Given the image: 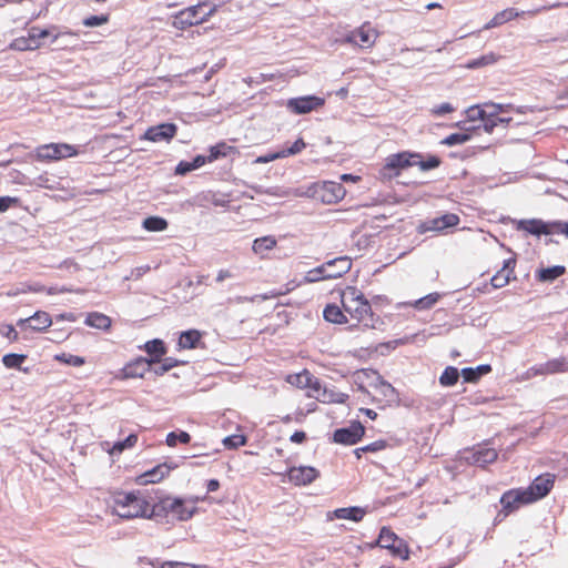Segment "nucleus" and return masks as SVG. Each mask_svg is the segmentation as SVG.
<instances>
[{"instance_id": "1", "label": "nucleus", "mask_w": 568, "mask_h": 568, "mask_svg": "<svg viewBox=\"0 0 568 568\" xmlns=\"http://www.w3.org/2000/svg\"><path fill=\"white\" fill-rule=\"evenodd\" d=\"M332 294L337 295L342 306L335 303L325 306L323 316L327 322L333 324L354 322L355 325L368 326L373 310L369 301L357 286H338L332 291Z\"/></svg>"}, {"instance_id": "2", "label": "nucleus", "mask_w": 568, "mask_h": 568, "mask_svg": "<svg viewBox=\"0 0 568 568\" xmlns=\"http://www.w3.org/2000/svg\"><path fill=\"white\" fill-rule=\"evenodd\" d=\"M112 509L116 516L124 519L154 517V505H151L140 490L114 493Z\"/></svg>"}, {"instance_id": "3", "label": "nucleus", "mask_w": 568, "mask_h": 568, "mask_svg": "<svg viewBox=\"0 0 568 568\" xmlns=\"http://www.w3.org/2000/svg\"><path fill=\"white\" fill-rule=\"evenodd\" d=\"M442 160L437 155H428L425 160L420 153L403 151L386 158L381 173L386 179L399 176L400 172L417 165L422 171H429L440 165Z\"/></svg>"}, {"instance_id": "4", "label": "nucleus", "mask_w": 568, "mask_h": 568, "mask_svg": "<svg viewBox=\"0 0 568 568\" xmlns=\"http://www.w3.org/2000/svg\"><path fill=\"white\" fill-rule=\"evenodd\" d=\"M197 497L181 498L174 496H164L154 504L155 516H171L173 519L186 521L197 511Z\"/></svg>"}, {"instance_id": "5", "label": "nucleus", "mask_w": 568, "mask_h": 568, "mask_svg": "<svg viewBox=\"0 0 568 568\" xmlns=\"http://www.w3.org/2000/svg\"><path fill=\"white\" fill-rule=\"evenodd\" d=\"M352 260L348 256H339L308 271L305 282L314 283L323 280L338 278L352 268Z\"/></svg>"}, {"instance_id": "6", "label": "nucleus", "mask_w": 568, "mask_h": 568, "mask_svg": "<svg viewBox=\"0 0 568 568\" xmlns=\"http://www.w3.org/2000/svg\"><path fill=\"white\" fill-rule=\"evenodd\" d=\"M206 7V2H200L179 11L173 18V27L178 30H185L205 22L216 10L215 7L205 10Z\"/></svg>"}, {"instance_id": "7", "label": "nucleus", "mask_w": 568, "mask_h": 568, "mask_svg": "<svg viewBox=\"0 0 568 568\" xmlns=\"http://www.w3.org/2000/svg\"><path fill=\"white\" fill-rule=\"evenodd\" d=\"M307 193L311 197L324 204H336L345 197L346 190L342 183L322 181L308 186Z\"/></svg>"}, {"instance_id": "8", "label": "nucleus", "mask_w": 568, "mask_h": 568, "mask_svg": "<svg viewBox=\"0 0 568 568\" xmlns=\"http://www.w3.org/2000/svg\"><path fill=\"white\" fill-rule=\"evenodd\" d=\"M79 154L75 145L69 143H47L36 148L34 159L38 162H57L64 159L73 158Z\"/></svg>"}, {"instance_id": "9", "label": "nucleus", "mask_w": 568, "mask_h": 568, "mask_svg": "<svg viewBox=\"0 0 568 568\" xmlns=\"http://www.w3.org/2000/svg\"><path fill=\"white\" fill-rule=\"evenodd\" d=\"M58 28L52 26L50 29H40L31 27L27 36H21L11 41L9 48L16 51H33L41 48V39H44L55 31Z\"/></svg>"}, {"instance_id": "10", "label": "nucleus", "mask_w": 568, "mask_h": 568, "mask_svg": "<svg viewBox=\"0 0 568 568\" xmlns=\"http://www.w3.org/2000/svg\"><path fill=\"white\" fill-rule=\"evenodd\" d=\"M376 544L390 551L395 557L404 560L408 559V548L405 542L388 527H383L379 531Z\"/></svg>"}, {"instance_id": "11", "label": "nucleus", "mask_w": 568, "mask_h": 568, "mask_svg": "<svg viewBox=\"0 0 568 568\" xmlns=\"http://www.w3.org/2000/svg\"><path fill=\"white\" fill-rule=\"evenodd\" d=\"M285 381L297 388L306 389L310 397L320 398L322 384L308 369L290 374L286 376Z\"/></svg>"}, {"instance_id": "12", "label": "nucleus", "mask_w": 568, "mask_h": 568, "mask_svg": "<svg viewBox=\"0 0 568 568\" xmlns=\"http://www.w3.org/2000/svg\"><path fill=\"white\" fill-rule=\"evenodd\" d=\"M377 38L378 31L371 22H364L347 34L346 42L358 45L362 49H369L375 44Z\"/></svg>"}, {"instance_id": "13", "label": "nucleus", "mask_w": 568, "mask_h": 568, "mask_svg": "<svg viewBox=\"0 0 568 568\" xmlns=\"http://www.w3.org/2000/svg\"><path fill=\"white\" fill-rule=\"evenodd\" d=\"M556 476L550 473H546L536 477L532 483L524 488L526 495L531 499L532 503L546 497L554 488Z\"/></svg>"}, {"instance_id": "14", "label": "nucleus", "mask_w": 568, "mask_h": 568, "mask_svg": "<svg viewBox=\"0 0 568 568\" xmlns=\"http://www.w3.org/2000/svg\"><path fill=\"white\" fill-rule=\"evenodd\" d=\"M325 99L316 95H305L287 100L286 108L294 114H306L321 109Z\"/></svg>"}, {"instance_id": "15", "label": "nucleus", "mask_w": 568, "mask_h": 568, "mask_svg": "<svg viewBox=\"0 0 568 568\" xmlns=\"http://www.w3.org/2000/svg\"><path fill=\"white\" fill-rule=\"evenodd\" d=\"M365 435V427L359 422H353L348 427L338 428L333 434V442L341 445H355Z\"/></svg>"}, {"instance_id": "16", "label": "nucleus", "mask_w": 568, "mask_h": 568, "mask_svg": "<svg viewBox=\"0 0 568 568\" xmlns=\"http://www.w3.org/2000/svg\"><path fill=\"white\" fill-rule=\"evenodd\" d=\"M503 511L509 515L517 510L521 505L532 504L531 499L526 495L524 488H515L505 491L500 498Z\"/></svg>"}, {"instance_id": "17", "label": "nucleus", "mask_w": 568, "mask_h": 568, "mask_svg": "<svg viewBox=\"0 0 568 568\" xmlns=\"http://www.w3.org/2000/svg\"><path fill=\"white\" fill-rule=\"evenodd\" d=\"M287 479L295 486H306L315 481L320 471L311 466L291 467L286 471Z\"/></svg>"}, {"instance_id": "18", "label": "nucleus", "mask_w": 568, "mask_h": 568, "mask_svg": "<svg viewBox=\"0 0 568 568\" xmlns=\"http://www.w3.org/2000/svg\"><path fill=\"white\" fill-rule=\"evenodd\" d=\"M176 468V465H169L168 463H162L154 466L152 469H149L135 477V484L138 485H149V484H158L169 477L171 470Z\"/></svg>"}, {"instance_id": "19", "label": "nucleus", "mask_w": 568, "mask_h": 568, "mask_svg": "<svg viewBox=\"0 0 568 568\" xmlns=\"http://www.w3.org/2000/svg\"><path fill=\"white\" fill-rule=\"evenodd\" d=\"M150 364L145 357H136L126 363L116 375L118 379L125 381L132 378H143L150 369Z\"/></svg>"}, {"instance_id": "20", "label": "nucleus", "mask_w": 568, "mask_h": 568, "mask_svg": "<svg viewBox=\"0 0 568 568\" xmlns=\"http://www.w3.org/2000/svg\"><path fill=\"white\" fill-rule=\"evenodd\" d=\"M460 217L455 213H446L442 216L426 220L420 225L422 232H442L446 229L455 227L459 224Z\"/></svg>"}, {"instance_id": "21", "label": "nucleus", "mask_w": 568, "mask_h": 568, "mask_svg": "<svg viewBox=\"0 0 568 568\" xmlns=\"http://www.w3.org/2000/svg\"><path fill=\"white\" fill-rule=\"evenodd\" d=\"M178 132L174 123H161L146 130L144 139L151 142L171 141Z\"/></svg>"}, {"instance_id": "22", "label": "nucleus", "mask_w": 568, "mask_h": 568, "mask_svg": "<svg viewBox=\"0 0 568 568\" xmlns=\"http://www.w3.org/2000/svg\"><path fill=\"white\" fill-rule=\"evenodd\" d=\"M17 324L34 332H42L51 326L52 320L49 313L37 311L32 316L19 320Z\"/></svg>"}, {"instance_id": "23", "label": "nucleus", "mask_w": 568, "mask_h": 568, "mask_svg": "<svg viewBox=\"0 0 568 568\" xmlns=\"http://www.w3.org/2000/svg\"><path fill=\"white\" fill-rule=\"evenodd\" d=\"M485 108H489L486 112V119L481 120L483 128L486 132H491L498 124L497 115L514 111L515 108L511 104L503 105L493 102L485 103Z\"/></svg>"}, {"instance_id": "24", "label": "nucleus", "mask_w": 568, "mask_h": 568, "mask_svg": "<svg viewBox=\"0 0 568 568\" xmlns=\"http://www.w3.org/2000/svg\"><path fill=\"white\" fill-rule=\"evenodd\" d=\"M516 260L508 258L504 262L501 270H499L490 280L494 288H501L506 286L511 278H515Z\"/></svg>"}, {"instance_id": "25", "label": "nucleus", "mask_w": 568, "mask_h": 568, "mask_svg": "<svg viewBox=\"0 0 568 568\" xmlns=\"http://www.w3.org/2000/svg\"><path fill=\"white\" fill-rule=\"evenodd\" d=\"M519 229L534 235L555 234V222L545 223L541 220H523L519 222Z\"/></svg>"}, {"instance_id": "26", "label": "nucleus", "mask_w": 568, "mask_h": 568, "mask_svg": "<svg viewBox=\"0 0 568 568\" xmlns=\"http://www.w3.org/2000/svg\"><path fill=\"white\" fill-rule=\"evenodd\" d=\"M498 457V453L494 448L489 447H480L473 449L470 453V456L467 457L469 462H471L475 465H486L494 463Z\"/></svg>"}, {"instance_id": "27", "label": "nucleus", "mask_w": 568, "mask_h": 568, "mask_svg": "<svg viewBox=\"0 0 568 568\" xmlns=\"http://www.w3.org/2000/svg\"><path fill=\"white\" fill-rule=\"evenodd\" d=\"M144 351L149 354L148 362L150 365L162 362L163 356L166 354V347L162 339H152L144 344Z\"/></svg>"}, {"instance_id": "28", "label": "nucleus", "mask_w": 568, "mask_h": 568, "mask_svg": "<svg viewBox=\"0 0 568 568\" xmlns=\"http://www.w3.org/2000/svg\"><path fill=\"white\" fill-rule=\"evenodd\" d=\"M525 14V12H518L516 9L514 8H507L500 12H497L491 20H489L484 29L485 30H489V29H493V28H496V27H499L508 21H511L520 16Z\"/></svg>"}, {"instance_id": "29", "label": "nucleus", "mask_w": 568, "mask_h": 568, "mask_svg": "<svg viewBox=\"0 0 568 568\" xmlns=\"http://www.w3.org/2000/svg\"><path fill=\"white\" fill-rule=\"evenodd\" d=\"M203 337V334L197 329H189L182 332L178 345L182 349H193L199 346Z\"/></svg>"}, {"instance_id": "30", "label": "nucleus", "mask_w": 568, "mask_h": 568, "mask_svg": "<svg viewBox=\"0 0 568 568\" xmlns=\"http://www.w3.org/2000/svg\"><path fill=\"white\" fill-rule=\"evenodd\" d=\"M84 323L90 327L109 331L112 325V320L103 313L91 312L87 315Z\"/></svg>"}, {"instance_id": "31", "label": "nucleus", "mask_w": 568, "mask_h": 568, "mask_svg": "<svg viewBox=\"0 0 568 568\" xmlns=\"http://www.w3.org/2000/svg\"><path fill=\"white\" fill-rule=\"evenodd\" d=\"M277 245V241L272 235H266L262 237H257L253 241L252 251L260 255L261 257H265V254L268 251H272Z\"/></svg>"}, {"instance_id": "32", "label": "nucleus", "mask_w": 568, "mask_h": 568, "mask_svg": "<svg viewBox=\"0 0 568 568\" xmlns=\"http://www.w3.org/2000/svg\"><path fill=\"white\" fill-rule=\"evenodd\" d=\"M333 515L337 519H348L358 523L364 518L365 510L359 507H345L335 509Z\"/></svg>"}, {"instance_id": "33", "label": "nucleus", "mask_w": 568, "mask_h": 568, "mask_svg": "<svg viewBox=\"0 0 568 568\" xmlns=\"http://www.w3.org/2000/svg\"><path fill=\"white\" fill-rule=\"evenodd\" d=\"M477 129L478 126H471L469 129H466V132L452 133L448 136H446L442 141V143L448 146L464 144L471 139L473 132Z\"/></svg>"}, {"instance_id": "34", "label": "nucleus", "mask_w": 568, "mask_h": 568, "mask_svg": "<svg viewBox=\"0 0 568 568\" xmlns=\"http://www.w3.org/2000/svg\"><path fill=\"white\" fill-rule=\"evenodd\" d=\"M234 151H235L234 146L229 145L225 142H220L210 148L209 155H207L209 163L214 162L221 158H225Z\"/></svg>"}, {"instance_id": "35", "label": "nucleus", "mask_w": 568, "mask_h": 568, "mask_svg": "<svg viewBox=\"0 0 568 568\" xmlns=\"http://www.w3.org/2000/svg\"><path fill=\"white\" fill-rule=\"evenodd\" d=\"M566 272L565 266L556 265L552 267L541 268L537 272V278L540 282H552L564 275Z\"/></svg>"}, {"instance_id": "36", "label": "nucleus", "mask_w": 568, "mask_h": 568, "mask_svg": "<svg viewBox=\"0 0 568 568\" xmlns=\"http://www.w3.org/2000/svg\"><path fill=\"white\" fill-rule=\"evenodd\" d=\"M142 226L149 232H161L168 229L169 223L161 216H149L144 219Z\"/></svg>"}, {"instance_id": "37", "label": "nucleus", "mask_w": 568, "mask_h": 568, "mask_svg": "<svg viewBox=\"0 0 568 568\" xmlns=\"http://www.w3.org/2000/svg\"><path fill=\"white\" fill-rule=\"evenodd\" d=\"M138 443V435L130 434L124 440L116 442L111 448L108 449L110 455H119L125 449L134 447Z\"/></svg>"}, {"instance_id": "38", "label": "nucleus", "mask_w": 568, "mask_h": 568, "mask_svg": "<svg viewBox=\"0 0 568 568\" xmlns=\"http://www.w3.org/2000/svg\"><path fill=\"white\" fill-rule=\"evenodd\" d=\"M317 399L323 403L344 404L348 399V395L345 393L327 390L326 388H322V390L320 392V398Z\"/></svg>"}, {"instance_id": "39", "label": "nucleus", "mask_w": 568, "mask_h": 568, "mask_svg": "<svg viewBox=\"0 0 568 568\" xmlns=\"http://www.w3.org/2000/svg\"><path fill=\"white\" fill-rule=\"evenodd\" d=\"M548 375L568 372V361L565 357L552 358L545 363Z\"/></svg>"}, {"instance_id": "40", "label": "nucleus", "mask_w": 568, "mask_h": 568, "mask_svg": "<svg viewBox=\"0 0 568 568\" xmlns=\"http://www.w3.org/2000/svg\"><path fill=\"white\" fill-rule=\"evenodd\" d=\"M459 378V372L454 366H448L445 368L443 374L439 377V383L442 386H454Z\"/></svg>"}, {"instance_id": "41", "label": "nucleus", "mask_w": 568, "mask_h": 568, "mask_svg": "<svg viewBox=\"0 0 568 568\" xmlns=\"http://www.w3.org/2000/svg\"><path fill=\"white\" fill-rule=\"evenodd\" d=\"M440 295L438 293H430L424 297L416 300L410 305L416 310H429L432 308L439 300Z\"/></svg>"}, {"instance_id": "42", "label": "nucleus", "mask_w": 568, "mask_h": 568, "mask_svg": "<svg viewBox=\"0 0 568 568\" xmlns=\"http://www.w3.org/2000/svg\"><path fill=\"white\" fill-rule=\"evenodd\" d=\"M191 442V435L184 430H181L179 433L171 432L166 435L165 443L169 447H175L178 443L181 444H189Z\"/></svg>"}, {"instance_id": "43", "label": "nucleus", "mask_w": 568, "mask_h": 568, "mask_svg": "<svg viewBox=\"0 0 568 568\" xmlns=\"http://www.w3.org/2000/svg\"><path fill=\"white\" fill-rule=\"evenodd\" d=\"M54 359L57 362L63 363L65 365L74 366V367H80L85 364L84 357L69 354V353L57 354V355H54Z\"/></svg>"}, {"instance_id": "44", "label": "nucleus", "mask_w": 568, "mask_h": 568, "mask_svg": "<svg viewBox=\"0 0 568 568\" xmlns=\"http://www.w3.org/2000/svg\"><path fill=\"white\" fill-rule=\"evenodd\" d=\"M27 355L24 354H6L2 357V363L7 368H21V365L26 362Z\"/></svg>"}, {"instance_id": "45", "label": "nucleus", "mask_w": 568, "mask_h": 568, "mask_svg": "<svg viewBox=\"0 0 568 568\" xmlns=\"http://www.w3.org/2000/svg\"><path fill=\"white\" fill-rule=\"evenodd\" d=\"M306 148V143L304 142V140L302 138L297 139L291 148L286 149V150H283L281 151L280 153H276L274 155L271 156V160H274V159H278V158H285V156H288V155H294V154H297L300 152H302L304 149Z\"/></svg>"}, {"instance_id": "46", "label": "nucleus", "mask_w": 568, "mask_h": 568, "mask_svg": "<svg viewBox=\"0 0 568 568\" xmlns=\"http://www.w3.org/2000/svg\"><path fill=\"white\" fill-rule=\"evenodd\" d=\"M497 61V55L493 52L481 55L480 58L473 59L467 63V68L469 69H477L485 65L493 64Z\"/></svg>"}, {"instance_id": "47", "label": "nucleus", "mask_w": 568, "mask_h": 568, "mask_svg": "<svg viewBox=\"0 0 568 568\" xmlns=\"http://www.w3.org/2000/svg\"><path fill=\"white\" fill-rule=\"evenodd\" d=\"M247 439L244 435L241 434H234L226 436L223 439V445L229 449L239 448L241 446H244L246 444Z\"/></svg>"}, {"instance_id": "48", "label": "nucleus", "mask_w": 568, "mask_h": 568, "mask_svg": "<svg viewBox=\"0 0 568 568\" xmlns=\"http://www.w3.org/2000/svg\"><path fill=\"white\" fill-rule=\"evenodd\" d=\"M388 447H390V445L386 439H378L359 447V450H365V453H378L387 449Z\"/></svg>"}, {"instance_id": "49", "label": "nucleus", "mask_w": 568, "mask_h": 568, "mask_svg": "<svg viewBox=\"0 0 568 568\" xmlns=\"http://www.w3.org/2000/svg\"><path fill=\"white\" fill-rule=\"evenodd\" d=\"M489 108H485V104L483 106H479V105H474V106H470L468 110H467V118L469 121H478V120H484L486 119V112Z\"/></svg>"}, {"instance_id": "50", "label": "nucleus", "mask_w": 568, "mask_h": 568, "mask_svg": "<svg viewBox=\"0 0 568 568\" xmlns=\"http://www.w3.org/2000/svg\"><path fill=\"white\" fill-rule=\"evenodd\" d=\"M375 390L379 392L387 400L393 399L395 396V388L384 381H379V383L375 385Z\"/></svg>"}, {"instance_id": "51", "label": "nucleus", "mask_w": 568, "mask_h": 568, "mask_svg": "<svg viewBox=\"0 0 568 568\" xmlns=\"http://www.w3.org/2000/svg\"><path fill=\"white\" fill-rule=\"evenodd\" d=\"M109 21L108 14H101V16H90L83 20V24L85 27L92 28L105 24Z\"/></svg>"}, {"instance_id": "52", "label": "nucleus", "mask_w": 568, "mask_h": 568, "mask_svg": "<svg viewBox=\"0 0 568 568\" xmlns=\"http://www.w3.org/2000/svg\"><path fill=\"white\" fill-rule=\"evenodd\" d=\"M179 365H180V362L178 359L168 357L163 361L162 365L155 369V374L163 375L164 373L169 372L170 369H172Z\"/></svg>"}, {"instance_id": "53", "label": "nucleus", "mask_w": 568, "mask_h": 568, "mask_svg": "<svg viewBox=\"0 0 568 568\" xmlns=\"http://www.w3.org/2000/svg\"><path fill=\"white\" fill-rule=\"evenodd\" d=\"M18 203H19L18 197L0 196V213L6 212L11 206L17 205Z\"/></svg>"}, {"instance_id": "54", "label": "nucleus", "mask_w": 568, "mask_h": 568, "mask_svg": "<svg viewBox=\"0 0 568 568\" xmlns=\"http://www.w3.org/2000/svg\"><path fill=\"white\" fill-rule=\"evenodd\" d=\"M454 110H455V108L450 103L445 102V103H442V104L435 106L432 110V112L435 115H444V114H447V113H452Z\"/></svg>"}, {"instance_id": "55", "label": "nucleus", "mask_w": 568, "mask_h": 568, "mask_svg": "<svg viewBox=\"0 0 568 568\" xmlns=\"http://www.w3.org/2000/svg\"><path fill=\"white\" fill-rule=\"evenodd\" d=\"M462 376H463L464 381L467 383H476L479 379L476 374L475 368H473V367H467V368L462 369Z\"/></svg>"}, {"instance_id": "56", "label": "nucleus", "mask_w": 568, "mask_h": 568, "mask_svg": "<svg viewBox=\"0 0 568 568\" xmlns=\"http://www.w3.org/2000/svg\"><path fill=\"white\" fill-rule=\"evenodd\" d=\"M193 166L191 164V162H186V161H181L176 168H175V173L176 174H180V175H184L191 171H193Z\"/></svg>"}, {"instance_id": "57", "label": "nucleus", "mask_w": 568, "mask_h": 568, "mask_svg": "<svg viewBox=\"0 0 568 568\" xmlns=\"http://www.w3.org/2000/svg\"><path fill=\"white\" fill-rule=\"evenodd\" d=\"M31 292H45L47 294L49 295H54V294H59V293H65V292H69L68 290H64V288H57V287H50V288H44V287H33V288H30Z\"/></svg>"}, {"instance_id": "58", "label": "nucleus", "mask_w": 568, "mask_h": 568, "mask_svg": "<svg viewBox=\"0 0 568 568\" xmlns=\"http://www.w3.org/2000/svg\"><path fill=\"white\" fill-rule=\"evenodd\" d=\"M555 234H562L568 237V222L556 221Z\"/></svg>"}, {"instance_id": "59", "label": "nucleus", "mask_w": 568, "mask_h": 568, "mask_svg": "<svg viewBox=\"0 0 568 568\" xmlns=\"http://www.w3.org/2000/svg\"><path fill=\"white\" fill-rule=\"evenodd\" d=\"M290 440L295 444H302L306 440V434L302 430H296L291 435Z\"/></svg>"}, {"instance_id": "60", "label": "nucleus", "mask_w": 568, "mask_h": 568, "mask_svg": "<svg viewBox=\"0 0 568 568\" xmlns=\"http://www.w3.org/2000/svg\"><path fill=\"white\" fill-rule=\"evenodd\" d=\"M528 373L532 376L548 375V372H546L545 363L531 367Z\"/></svg>"}, {"instance_id": "61", "label": "nucleus", "mask_w": 568, "mask_h": 568, "mask_svg": "<svg viewBox=\"0 0 568 568\" xmlns=\"http://www.w3.org/2000/svg\"><path fill=\"white\" fill-rule=\"evenodd\" d=\"M209 160H207V156H204V155H196L193 161H191V164L193 166L194 170L203 166L205 163H207Z\"/></svg>"}, {"instance_id": "62", "label": "nucleus", "mask_w": 568, "mask_h": 568, "mask_svg": "<svg viewBox=\"0 0 568 568\" xmlns=\"http://www.w3.org/2000/svg\"><path fill=\"white\" fill-rule=\"evenodd\" d=\"M4 336L9 338L11 342H17L19 338L18 332L12 325L7 326V332L4 333Z\"/></svg>"}, {"instance_id": "63", "label": "nucleus", "mask_w": 568, "mask_h": 568, "mask_svg": "<svg viewBox=\"0 0 568 568\" xmlns=\"http://www.w3.org/2000/svg\"><path fill=\"white\" fill-rule=\"evenodd\" d=\"M220 488V481L217 479H210L206 483V490L207 493H214L219 490Z\"/></svg>"}, {"instance_id": "64", "label": "nucleus", "mask_w": 568, "mask_h": 568, "mask_svg": "<svg viewBox=\"0 0 568 568\" xmlns=\"http://www.w3.org/2000/svg\"><path fill=\"white\" fill-rule=\"evenodd\" d=\"M193 564L165 562L162 568H192Z\"/></svg>"}]
</instances>
